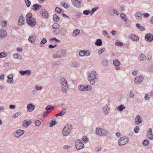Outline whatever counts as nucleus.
<instances>
[{
  "label": "nucleus",
  "instance_id": "f257e3e1",
  "mask_svg": "<svg viewBox=\"0 0 153 153\" xmlns=\"http://www.w3.org/2000/svg\"><path fill=\"white\" fill-rule=\"evenodd\" d=\"M59 82L61 85V89L64 93H67L69 90L68 84L67 80L64 78H61L59 79Z\"/></svg>",
  "mask_w": 153,
  "mask_h": 153
},
{
  "label": "nucleus",
  "instance_id": "f03ea898",
  "mask_svg": "<svg viewBox=\"0 0 153 153\" xmlns=\"http://www.w3.org/2000/svg\"><path fill=\"white\" fill-rule=\"evenodd\" d=\"M97 73L95 71H92L89 74L87 77L88 81L90 84L92 85L94 84L96 82L98 81V79L97 77Z\"/></svg>",
  "mask_w": 153,
  "mask_h": 153
},
{
  "label": "nucleus",
  "instance_id": "7ed1b4c3",
  "mask_svg": "<svg viewBox=\"0 0 153 153\" xmlns=\"http://www.w3.org/2000/svg\"><path fill=\"white\" fill-rule=\"evenodd\" d=\"M72 128L70 124H68L64 127L62 131V134L64 136H67L69 134Z\"/></svg>",
  "mask_w": 153,
  "mask_h": 153
},
{
  "label": "nucleus",
  "instance_id": "20e7f679",
  "mask_svg": "<svg viewBox=\"0 0 153 153\" xmlns=\"http://www.w3.org/2000/svg\"><path fill=\"white\" fill-rule=\"evenodd\" d=\"M129 141V138L127 136L121 137L118 141L119 146H122L127 144Z\"/></svg>",
  "mask_w": 153,
  "mask_h": 153
},
{
  "label": "nucleus",
  "instance_id": "39448f33",
  "mask_svg": "<svg viewBox=\"0 0 153 153\" xmlns=\"http://www.w3.org/2000/svg\"><path fill=\"white\" fill-rule=\"evenodd\" d=\"M96 132L97 134L100 136L106 135L108 134L105 130L100 128H96Z\"/></svg>",
  "mask_w": 153,
  "mask_h": 153
},
{
  "label": "nucleus",
  "instance_id": "423d86ee",
  "mask_svg": "<svg viewBox=\"0 0 153 153\" xmlns=\"http://www.w3.org/2000/svg\"><path fill=\"white\" fill-rule=\"evenodd\" d=\"M75 146L78 150L81 149L84 147V144L81 141L78 139L75 142Z\"/></svg>",
  "mask_w": 153,
  "mask_h": 153
},
{
  "label": "nucleus",
  "instance_id": "0eeeda50",
  "mask_svg": "<svg viewBox=\"0 0 153 153\" xmlns=\"http://www.w3.org/2000/svg\"><path fill=\"white\" fill-rule=\"evenodd\" d=\"M82 0H71L72 4L76 8H79L82 6Z\"/></svg>",
  "mask_w": 153,
  "mask_h": 153
},
{
  "label": "nucleus",
  "instance_id": "6e6552de",
  "mask_svg": "<svg viewBox=\"0 0 153 153\" xmlns=\"http://www.w3.org/2000/svg\"><path fill=\"white\" fill-rule=\"evenodd\" d=\"M79 54L80 56H88L90 55L91 53L89 50H82L79 51Z\"/></svg>",
  "mask_w": 153,
  "mask_h": 153
},
{
  "label": "nucleus",
  "instance_id": "1a4fd4ad",
  "mask_svg": "<svg viewBox=\"0 0 153 153\" xmlns=\"http://www.w3.org/2000/svg\"><path fill=\"white\" fill-rule=\"evenodd\" d=\"M27 24L31 27H34L36 25V22L35 19H27Z\"/></svg>",
  "mask_w": 153,
  "mask_h": 153
},
{
  "label": "nucleus",
  "instance_id": "9d476101",
  "mask_svg": "<svg viewBox=\"0 0 153 153\" xmlns=\"http://www.w3.org/2000/svg\"><path fill=\"white\" fill-rule=\"evenodd\" d=\"M25 133V131L22 130H18L13 133V135L16 137L18 138L22 135Z\"/></svg>",
  "mask_w": 153,
  "mask_h": 153
},
{
  "label": "nucleus",
  "instance_id": "9b49d317",
  "mask_svg": "<svg viewBox=\"0 0 153 153\" xmlns=\"http://www.w3.org/2000/svg\"><path fill=\"white\" fill-rule=\"evenodd\" d=\"M145 39L146 41L151 42L153 40V35L150 33H147L145 36Z\"/></svg>",
  "mask_w": 153,
  "mask_h": 153
},
{
  "label": "nucleus",
  "instance_id": "f8f14e48",
  "mask_svg": "<svg viewBox=\"0 0 153 153\" xmlns=\"http://www.w3.org/2000/svg\"><path fill=\"white\" fill-rule=\"evenodd\" d=\"M113 64L115 66V68L117 70H119L120 69V67L119 66L121 64L120 62L117 59H116L113 60Z\"/></svg>",
  "mask_w": 153,
  "mask_h": 153
},
{
  "label": "nucleus",
  "instance_id": "ddd939ff",
  "mask_svg": "<svg viewBox=\"0 0 153 153\" xmlns=\"http://www.w3.org/2000/svg\"><path fill=\"white\" fill-rule=\"evenodd\" d=\"M19 72L22 75H27L29 76L31 73V71L29 70H27L25 71H19Z\"/></svg>",
  "mask_w": 153,
  "mask_h": 153
},
{
  "label": "nucleus",
  "instance_id": "4468645a",
  "mask_svg": "<svg viewBox=\"0 0 153 153\" xmlns=\"http://www.w3.org/2000/svg\"><path fill=\"white\" fill-rule=\"evenodd\" d=\"M35 108V105L29 103L27 107V110L28 112L32 111Z\"/></svg>",
  "mask_w": 153,
  "mask_h": 153
},
{
  "label": "nucleus",
  "instance_id": "2eb2a0df",
  "mask_svg": "<svg viewBox=\"0 0 153 153\" xmlns=\"http://www.w3.org/2000/svg\"><path fill=\"white\" fill-rule=\"evenodd\" d=\"M143 79V77L142 76H137L135 79V83L137 84H139L142 82Z\"/></svg>",
  "mask_w": 153,
  "mask_h": 153
},
{
  "label": "nucleus",
  "instance_id": "dca6fc26",
  "mask_svg": "<svg viewBox=\"0 0 153 153\" xmlns=\"http://www.w3.org/2000/svg\"><path fill=\"white\" fill-rule=\"evenodd\" d=\"M42 6L41 5H39L38 4H34L31 7L32 9L36 11L38 10L41 8Z\"/></svg>",
  "mask_w": 153,
  "mask_h": 153
},
{
  "label": "nucleus",
  "instance_id": "f3484780",
  "mask_svg": "<svg viewBox=\"0 0 153 153\" xmlns=\"http://www.w3.org/2000/svg\"><path fill=\"white\" fill-rule=\"evenodd\" d=\"M135 122L136 124L139 125L142 122V119L139 115H137L135 119Z\"/></svg>",
  "mask_w": 153,
  "mask_h": 153
},
{
  "label": "nucleus",
  "instance_id": "a211bd4d",
  "mask_svg": "<svg viewBox=\"0 0 153 153\" xmlns=\"http://www.w3.org/2000/svg\"><path fill=\"white\" fill-rule=\"evenodd\" d=\"M13 76L12 75L10 74L7 76V81L8 83L9 84H12L13 82Z\"/></svg>",
  "mask_w": 153,
  "mask_h": 153
},
{
  "label": "nucleus",
  "instance_id": "6ab92c4d",
  "mask_svg": "<svg viewBox=\"0 0 153 153\" xmlns=\"http://www.w3.org/2000/svg\"><path fill=\"white\" fill-rule=\"evenodd\" d=\"M31 122H32L30 120L27 121V120H24L23 123V126L25 128H27L31 123Z\"/></svg>",
  "mask_w": 153,
  "mask_h": 153
},
{
  "label": "nucleus",
  "instance_id": "aec40b11",
  "mask_svg": "<svg viewBox=\"0 0 153 153\" xmlns=\"http://www.w3.org/2000/svg\"><path fill=\"white\" fill-rule=\"evenodd\" d=\"M24 18L22 15H21L19 18V20L18 22V24L19 25H22L24 23Z\"/></svg>",
  "mask_w": 153,
  "mask_h": 153
},
{
  "label": "nucleus",
  "instance_id": "412c9836",
  "mask_svg": "<svg viewBox=\"0 0 153 153\" xmlns=\"http://www.w3.org/2000/svg\"><path fill=\"white\" fill-rule=\"evenodd\" d=\"M147 136L149 139H153V135L152 132V129L151 128H149V131H148Z\"/></svg>",
  "mask_w": 153,
  "mask_h": 153
},
{
  "label": "nucleus",
  "instance_id": "4be33fe9",
  "mask_svg": "<svg viewBox=\"0 0 153 153\" xmlns=\"http://www.w3.org/2000/svg\"><path fill=\"white\" fill-rule=\"evenodd\" d=\"M7 35L6 32L4 30L0 29V37L2 38H4Z\"/></svg>",
  "mask_w": 153,
  "mask_h": 153
},
{
  "label": "nucleus",
  "instance_id": "5701e85b",
  "mask_svg": "<svg viewBox=\"0 0 153 153\" xmlns=\"http://www.w3.org/2000/svg\"><path fill=\"white\" fill-rule=\"evenodd\" d=\"M83 88V91H89L91 90L92 87L91 85H84Z\"/></svg>",
  "mask_w": 153,
  "mask_h": 153
},
{
  "label": "nucleus",
  "instance_id": "b1692460",
  "mask_svg": "<svg viewBox=\"0 0 153 153\" xmlns=\"http://www.w3.org/2000/svg\"><path fill=\"white\" fill-rule=\"evenodd\" d=\"M102 110L105 114H107L109 112V108L107 105L104 106H103V107Z\"/></svg>",
  "mask_w": 153,
  "mask_h": 153
},
{
  "label": "nucleus",
  "instance_id": "393cba45",
  "mask_svg": "<svg viewBox=\"0 0 153 153\" xmlns=\"http://www.w3.org/2000/svg\"><path fill=\"white\" fill-rule=\"evenodd\" d=\"M130 37L131 40L134 41H137L139 40L138 36L134 34H131L130 36Z\"/></svg>",
  "mask_w": 153,
  "mask_h": 153
},
{
  "label": "nucleus",
  "instance_id": "a878e982",
  "mask_svg": "<svg viewBox=\"0 0 153 153\" xmlns=\"http://www.w3.org/2000/svg\"><path fill=\"white\" fill-rule=\"evenodd\" d=\"M135 15L136 19H140L142 18V15L141 12H136L135 13Z\"/></svg>",
  "mask_w": 153,
  "mask_h": 153
},
{
  "label": "nucleus",
  "instance_id": "bb28decb",
  "mask_svg": "<svg viewBox=\"0 0 153 153\" xmlns=\"http://www.w3.org/2000/svg\"><path fill=\"white\" fill-rule=\"evenodd\" d=\"M36 38V36H31L29 37L28 40L31 42L33 43L35 41Z\"/></svg>",
  "mask_w": 153,
  "mask_h": 153
},
{
  "label": "nucleus",
  "instance_id": "cd10ccee",
  "mask_svg": "<svg viewBox=\"0 0 153 153\" xmlns=\"http://www.w3.org/2000/svg\"><path fill=\"white\" fill-rule=\"evenodd\" d=\"M41 14L44 18H47L48 16V12L45 10H43L42 11Z\"/></svg>",
  "mask_w": 153,
  "mask_h": 153
},
{
  "label": "nucleus",
  "instance_id": "c85d7f7f",
  "mask_svg": "<svg viewBox=\"0 0 153 153\" xmlns=\"http://www.w3.org/2000/svg\"><path fill=\"white\" fill-rule=\"evenodd\" d=\"M136 26L137 29L141 31H143L145 30L144 27L141 26L140 24L138 23L137 24H136Z\"/></svg>",
  "mask_w": 153,
  "mask_h": 153
},
{
  "label": "nucleus",
  "instance_id": "c756f323",
  "mask_svg": "<svg viewBox=\"0 0 153 153\" xmlns=\"http://www.w3.org/2000/svg\"><path fill=\"white\" fill-rule=\"evenodd\" d=\"M125 108L126 107L123 105H120L117 108V111L120 112Z\"/></svg>",
  "mask_w": 153,
  "mask_h": 153
},
{
  "label": "nucleus",
  "instance_id": "7c9ffc66",
  "mask_svg": "<svg viewBox=\"0 0 153 153\" xmlns=\"http://www.w3.org/2000/svg\"><path fill=\"white\" fill-rule=\"evenodd\" d=\"M13 57L15 59H19L20 60L22 59V57L18 53H16L13 55Z\"/></svg>",
  "mask_w": 153,
  "mask_h": 153
},
{
  "label": "nucleus",
  "instance_id": "2f4dec72",
  "mask_svg": "<svg viewBox=\"0 0 153 153\" xmlns=\"http://www.w3.org/2000/svg\"><path fill=\"white\" fill-rule=\"evenodd\" d=\"M120 16L121 18L124 21L126 22L127 20V17L123 13H121L120 14Z\"/></svg>",
  "mask_w": 153,
  "mask_h": 153
},
{
  "label": "nucleus",
  "instance_id": "473e14b6",
  "mask_svg": "<svg viewBox=\"0 0 153 153\" xmlns=\"http://www.w3.org/2000/svg\"><path fill=\"white\" fill-rule=\"evenodd\" d=\"M102 41L101 39H98L96 40L95 44L98 46H100L102 45Z\"/></svg>",
  "mask_w": 153,
  "mask_h": 153
},
{
  "label": "nucleus",
  "instance_id": "72a5a7b5",
  "mask_svg": "<svg viewBox=\"0 0 153 153\" xmlns=\"http://www.w3.org/2000/svg\"><path fill=\"white\" fill-rule=\"evenodd\" d=\"M60 17L56 14H55L53 16V19L54 21L56 22H58L60 20Z\"/></svg>",
  "mask_w": 153,
  "mask_h": 153
},
{
  "label": "nucleus",
  "instance_id": "f704fd0d",
  "mask_svg": "<svg viewBox=\"0 0 153 153\" xmlns=\"http://www.w3.org/2000/svg\"><path fill=\"white\" fill-rule=\"evenodd\" d=\"M79 30L78 29L75 30L72 34L73 36H74L79 35Z\"/></svg>",
  "mask_w": 153,
  "mask_h": 153
},
{
  "label": "nucleus",
  "instance_id": "c9c22d12",
  "mask_svg": "<svg viewBox=\"0 0 153 153\" xmlns=\"http://www.w3.org/2000/svg\"><path fill=\"white\" fill-rule=\"evenodd\" d=\"M54 106L51 105H47L45 108V110L48 111L49 110H51L53 109L54 108Z\"/></svg>",
  "mask_w": 153,
  "mask_h": 153
},
{
  "label": "nucleus",
  "instance_id": "e433bc0d",
  "mask_svg": "<svg viewBox=\"0 0 153 153\" xmlns=\"http://www.w3.org/2000/svg\"><path fill=\"white\" fill-rule=\"evenodd\" d=\"M56 12L59 13H63V11L59 7H56L55 8Z\"/></svg>",
  "mask_w": 153,
  "mask_h": 153
},
{
  "label": "nucleus",
  "instance_id": "4c0bfd02",
  "mask_svg": "<svg viewBox=\"0 0 153 153\" xmlns=\"http://www.w3.org/2000/svg\"><path fill=\"white\" fill-rule=\"evenodd\" d=\"M66 113V110L64 109L62 110L60 113L56 114L55 116L58 117L63 115Z\"/></svg>",
  "mask_w": 153,
  "mask_h": 153
},
{
  "label": "nucleus",
  "instance_id": "58836bf2",
  "mask_svg": "<svg viewBox=\"0 0 153 153\" xmlns=\"http://www.w3.org/2000/svg\"><path fill=\"white\" fill-rule=\"evenodd\" d=\"M146 56L143 53L141 54L139 56V59L140 61H144L146 59Z\"/></svg>",
  "mask_w": 153,
  "mask_h": 153
},
{
  "label": "nucleus",
  "instance_id": "ea45409f",
  "mask_svg": "<svg viewBox=\"0 0 153 153\" xmlns=\"http://www.w3.org/2000/svg\"><path fill=\"white\" fill-rule=\"evenodd\" d=\"M105 49L104 48H100L98 50V53L99 55H100L103 53L105 51Z\"/></svg>",
  "mask_w": 153,
  "mask_h": 153
},
{
  "label": "nucleus",
  "instance_id": "a19ab883",
  "mask_svg": "<svg viewBox=\"0 0 153 153\" xmlns=\"http://www.w3.org/2000/svg\"><path fill=\"white\" fill-rule=\"evenodd\" d=\"M61 4L66 9H68L69 8V6L68 5L67 3L64 1H63L61 2Z\"/></svg>",
  "mask_w": 153,
  "mask_h": 153
},
{
  "label": "nucleus",
  "instance_id": "79ce46f5",
  "mask_svg": "<svg viewBox=\"0 0 153 153\" xmlns=\"http://www.w3.org/2000/svg\"><path fill=\"white\" fill-rule=\"evenodd\" d=\"M59 25L57 23H55L52 25V28L54 29H59Z\"/></svg>",
  "mask_w": 153,
  "mask_h": 153
},
{
  "label": "nucleus",
  "instance_id": "37998d69",
  "mask_svg": "<svg viewBox=\"0 0 153 153\" xmlns=\"http://www.w3.org/2000/svg\"><path fill=\"white\" fill-rule=\"evenodd\" d=\"M26 17V20H27V19H34V18L32 17V14L30 13H29L27 14Z\"/></svg>",
  "mask_w": 153,
  "mask_h": 153
},
{
  "label": "nucleus",
  "instance_id": "c03bdc74",
  "mask_svg": "<svg viewBox=\"0 0 153 153\" xmlns=\"http://www.w3.org/2000/svg\"><path fill=\"white\" fill-rule=\"evenodd\" d=\"M115 45L118 46H122L123 45V43L120 41L116 40L115 42Z\"/></svg>",
  "mask_w": 153,
  "mask_h": 153
},
{
  "label": "nucleus",
  "instance_id": "a18cd8bd",
  "mask_svg": "<svg viewBox=\"0 0 153 153\" xmlns=\"http://www.w3.org/2000/svg\"><path fill=\"white\" fill-rule=\"evenodd\" d=\"M61 57V55L59 54L54 53L53 55V58H60Z\"/></svg>",
  "mask_w": 153,
  "mask_h": 153
},
{
  "label": "nucleus",
  "instance_id": "49530a36",
  "mask_svg": "<svg viewBox=\"0 0 153 153\" xmlns=\"http://www.w3.org/2000/svg\"><path fill=\"white\" fill-rule=\"evenodd\" d=\"M61 34L63 36H65L66 35L67 31L64 28H62L60 31Z\"/></svg>",
  "mask_w": 153,
  "mask_h": 153
},
{
  "label": "nucleus",
  "instance_id": "de8ad7c7",
  "mask_svg": "<svg viewBox=\"0 0 153 153\" xmlns=\"http://www.w3.org/2000/svg\"><path fill=\"white\" fill-rule=\"evenodd\" d=\"M7 55V54L5 52H3L0 53V58H3L5 57Z\"/></svg>",
  "mask_w": 153,
  "mask_h": 153
},
{
  "label": "nucleus",
  "instance_id": "09e8293b",
  "mask_svg": "<svg viewBox=\"0 0 153 153\" xmlns=\"http://www.w3.org/2000/svg\"><path fill=\"white\" fill-rule=\"evenodd\" d=\"M98 9L97 7H96L93 8L90 11V14L92 16L93 13L96 11Z\"/></svg>",
  "mask_w": 153,
  "mask_h": 153
},
{
  "label": "nucleus",
  "instance_id": "8fccbe9b",
  "mask_svg": "<svg viewBox=\"0 0 153 153\" xmlns=\"http://www.w3.org/2000/svg\"><path fill=\"white\" fill-rule=\"evenodd\" d=\"M35 88L37 91H41L43 89V86L36 85L35 86Z\"/></svg>",
  "mask_w": 153,
  "mask_h": 153
},
{
  "label": "nucleus",
  "instance_id": "3c124183",
  "mask_svg": "<svg viewBox=\"0 0 153 153\" xmlns=\"http://www.w3.org/2000/svg\"><path fill=\"white\" fill-rule=\"evenodd\" d=\"M56 123L57 122L56 120H52L49 125V126L50 127H52L55 125Z\"/></svg>",
  "mask_w": 153,
  "mask_h": 153
},
{
  "label": "nucleus",
  "instance_id": "603ef678",
  "mask_svg": "<svg viewBox=\"0 0 153 153\" xmlns=\"http://www.w3.org/2000/svg\"><path fill=\"white\" fill-rule=\"evenodd\" d=\"M21 114L19 112H17V113L14 114L13 115V118H17Z\"/></svg>",
  "mask_w": 153,
  "mask_h": 153
},
{
  "label": "nucleus",
  "instance_id": "864d4df0",
  "mask_svg": "<svg viewBox=\"0 0 153 153\" xmlns=\"http://www.w3.org/2000/svg\"><path fill=\"white\" fill-rule=\"evenodd\" d=\"M72 65L73 67H77L79 66V64L77 62H74L72 63Z\"/></svg>",
  "mask_w": 153,
  "mask_h": 153
},
{
  "label": "nucleus",
  "instance_id": "5fc2aeb1",
  "mask_svg": "<svg viewBox=\"0 0 153 153\" xmlns=\"http://www.w3.org/2000/svg\"><path fill=\"white\" fill-rule=\"evenodd\" d=\"M113 12L114 15L116 14L117 15H118L120 14L119 11L117 9H113Z\"/></svg>",
  "mask_w": 153,
  "mask_h": 153
},
{
  "label": "nucleus",
  "instance_id": "6e6d98bb",
  "mask_svg": "<svg viewBox=\"0 0 153 153\" xmlns=\"http://www.w3.org/2000/svg\"><path fill=\"white\" fill-rule=\"evenodd\" d=\"M143 143L144 145L147 146L149 143V141L147 139L143 141Z\"/></svg>",
  "mask_w": 153,
  "mask_h": 153
},
{
  "label": "nucleus",
  "instance_id": "4d7b16f0",
  "mask_svg": "<svg viewBox=\"0 0 153 153\" xmlns=\"http://www.w3.org/2000/svg\"><path fill=\"white\" fill-rule=\"evenodd\" d=\"M83 14L85 15H88L90 13V11L88 10H85L83 11Z\"/></svg>",
  "mask_w": 153,
  "mask_h": 153
},
{
  "label": "nucleus",
  "instance_id": "13d9d810",
  "mask_svg": "<svg viewBox=\"0 0 153 153\" xmlns=\"http://www.w3.org/2000/svg\"><path fill=\"white\" fill-rule=\"evenodd\" d=\"M7 25V23L6 21H3L1 22V23L0 24L1 26V27H5Z\"/></svg>",
  "mask_w": 153,
  "mask_h": 153
},
{
  "label": "nucleus",
  "instance_id": "bf43d9fd",
  "mask_svg": "<svg viewBox=\"0 0 153 153\" xmlns=\"http://www.w3.org/2000/svg\"><path fill=\"white\" fill-rule=\"evenodd\" d=\"M27 6L28 7L30 5L31 2L29 0H24Z\"/></svg>",
  "mask_w": 153,
  "mask_h": 153
},
{
  "label": "nucleus",
  "instance_id": "052dcab7",
  "mask_svg": "<svg viewBox=\"0 0 153 153\" xmlns=\"http://www.w3.org/2000/svg\"><path fill=\"white\" fill-rule=\"evenodd\" d=\"M84 85H80L78 86V88L79 91H83Z\"/></svg>",
  "mask_w": 153,
  "mask_h": 153
},
{
  "label": "nucleus",
  "instance_id": "680f3d73",
  "mask_svg": "<svg viewBox=\"0 0 153 153\" xmlns=\"http://www.w3.org/2000/svg\"><path fill=\"white\" fill-rule=\"evenodd\" d=\"M132 90H131L130 91V93L129 94V96L131 98H133L134 96V93H132Z\"/></svg>",
  "mask_w": 153,
  "mask_h": 153
},
{
  "label": "nucleus",
  "instance_id": "e2e57ef3",
  "mask_svg": "<svg viewBox=\"0 0 153 153\" xmlns=\"http://www.w3.org/2000/svg\"><path fill=\"white\" fill-rule=\"evenodd\" d=\"M41 124V122L40 120H37L35 123V125L37 126H39Z\"/></svg>",
  "mask_w": 153,
  "mask_h": 153
},
{
  "label": "nucleus",
  "instance_id": "0e129e2a",
  "mask_svg": "<svg viewBox=\"0 0 153 153\" xmlns=\"http://www.w3.org/2000/svg\"><path fill=\"white\" fill-rule=\"evenodd\" d=\"M101 63L102 64L105 65H106L108 64V61L106 59H105L102 61Z\"/></svg>",
  "mask_w": 153,
  "mask_h": 153
},
{
  "label": "nucleus",
  "instance_id": "69168bd1",
  "mask_svg": "<svg viewBox=\"0 0 153 153\" xmlns=\"http://www.w3.org/2000/svg\"><path fill=\"white\" fill-rule=\"evenodd\" d=\"M67 50L66 49H62L61 50L60 53L62 55H65L66 52Z\"/></svg>",
  "mask_w": 153,
  "mask_h": 153
},
{
  "label": "nucleus",
  "instance_id": "338daca9",
  "mask_svg": "<svg viewBox=\"0 0 153 153\" xmlns=\"http://www.w3.org/2000/svg\"><path fill=\"white\" fill-rule=\"evenodd\" d=\"M140 131V129L138 127L136 126L134 129V131L136 133H138Z\"/></svg>",
  "mask_w": 153,
  "mask_h": 153
},
{
  "label": "nucleus",
  "instance_id": "774afa93",
  "mask_svg": "<svg viewBox=\"0 0 153 153\" xmlns=\"http://www.w3.org/2000/svg\"><path fill=\"white\" fill-rule=\"evenodd\" d=\"M55 30L53 31V33L55 35L58 34L59 33V29H55Z\"/></svg>",
  "mask_w": 153,
  "mask_h": 153
}]
</instances>
